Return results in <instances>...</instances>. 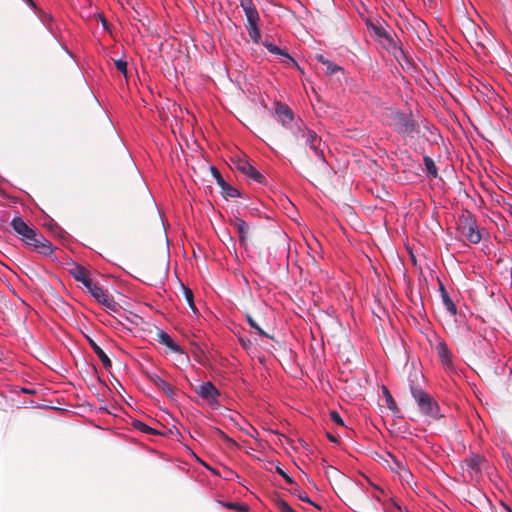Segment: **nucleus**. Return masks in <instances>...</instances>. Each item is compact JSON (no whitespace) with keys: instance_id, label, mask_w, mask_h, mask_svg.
<instances>
[{"instance_id":"obj_1","label":"nucleus","mask_w":512,"mask_h":512,"mask_svg":"<svg viewBox=\"0 0 512 512\" xmlns=\"http://www.w3.org/2000/svg\"><path fill=\"white\" fill-rule=\"evenodd\" d=\"M293 143L296 147H309L317 157L315 167L309 165L305 157L299 156L297 164L300 169L315 180H321L329 173V165L324 156L325 143L322 138L310 129L302 120L291 127Z\"/></svg>"},{"instance_id":"obj_2","label":"nucleus","mask_w":512,"mask_h":512,"mask_svg":"<svg viewBox=\"0 0 512 512\" xmlns=\"http://www.w3.org/2000/svg\"><path fill=\"white\" fill-rule=\"evenodd\" d=\"M383 123L403 139H413L420 132V124L412 112L405 113L395 106L384 108Z\"/></svg>"},{"instance_id":"obj_3","label":"nucleus","mask_w":512,"mask_h":512,"mask_svg":"<svg viewBox=\"0 0 512 512\" xmlns=\"http://www.w3.org/2000/svg\"><path fill=\"white\" fill-rule=\"evenodd\" d=\"M340 498L355 512H378L375 501H380L379 495H369L353 480L340 487Z\"/></svg>"},{"instance_id":"obj_4","label":"nucleus","mask_w":512,"mask_h":512,"mask_svg":"<svg viewBox=\"0 0 512 512\" xmlns=\"http://www.w3.org/2000/svg\"><path fill=\"white\" fill-rule=\"evenodd\" d=\"M11 227L18 238L27 246L32 247L38 253L45 256L53 253V247L38 230L28 225L22 217H14L11 221Z\"/></svg>"},{"instance_id":"obj_5","label":"nucleus","mask_w":512,"mask_h":512,"mask_svg":"<svg viewBox=\"0 0 512 512\" xmlns=\"http://www.w3.org/2000/svg\"><path fill=\"white\" fill-rule=\"evenodd\" d=\"M71 274L76 281L82 283L86 291L90 293L98 303L102 304L112 312H117L119 310V304L114 301L113 297L109 295L107 291L95 284L92 279L89 278L88 271L83 266L77 265L71 270Z\"/></svg>"},{"instance_id":"obj_6","label":"nucleus","mask_w":512,"mask_h":512,"mask_svg":"<svg viewBox=\"0 0 512 512\" xmlns=\"http://www.w3.org/2000/svg\"><path fill=\"white\" fill-rule=\"evenodd\" d=\"M458 230L472 244H478L482 240L476 217L468 210L463 211L459 216Z\"/></svg>"},{"instance_id":"obj_7","label":"nucleus","mask_w":512,"mask_h":512,"mask_svg":"<svg viewBox=\"0 0 512 512\" xmlns=\"http://www.w3.org/2000/svg\"><path fill=\"white\" fill-rule=\"evenodd\" d=\"M411 393L420 411L427 417L438 420L442 417L438 403L421 388L411 386Z\"/></svg>"},{"instance_id":"obj_8","label":"nucleus","mask_w":512,"mask_h":512,"mask_svg":"<svg viewBox=\"0 0 512 512\" xmlns=\"http://www.w3.org/2000/svg\"><path fill=\"white\" fill-rule=\"evenodd\" d=\"M240 6L242 7L246 18H247V31L249 37L254 43H259L261 39V33L259 30L260 16L252 0H240Z\"/></svg>"},{"instance_id":"obj_9","label":"nucleus","mask_w":512,"mask_h":512,"mask_svg":"<svg viewBox=\"0 0 512 512\" xmlns=\"http://www.w3.org/2000/svg\"><path fill=\"white\" fill-rule=\"evenodd\" d=\"M210 170L213 177L216 179L218 186L221 188L222 194L226 198H236L241 196L240 191L237 188L231 186L229 183H227L215 166H211Z\"/></svg>"},{"instance_id":"obj_10","label":"nucleus","mask_w":512,"mask_h":512,"mask_svg":"<svg viewBox=\"0 0 512 512\" xmlns=\"http://www.w3.org/2000/svg\"><path fill=\"white\" fill-rule=\"evenodd\" d=\"M235 167L244 175L258 183H263L265 181V177L258 170H256L255 167H253L246 159H237L235 161Z\"/></svg>"},{"instance_id":"obj_11","label":"nucleus","mask_w":512,"mask_h":512,"mask_svg":"<svg viewBox=\"0 0 512 512\" xmlns=\"http://www.w3.org/2000/svg\"><path fill=\"white\" fill-rule=\"evenodd\" d=\"M230 224L236 228L239 236L240 245L247 249L248 239L250 238V226L240 217H234Z\"/></svg>"},{"instance_id":"obj_12","label":"nucleus","mask_w":512,"mask_h":512,"mask_svg":"<svg viewBox=\"0 0 512 512\" xmlns=\"http://www.w3.org/2000/svg\"><path fill=\"white\" fill-rule=\"evenodd\" d=\"M322 463H323L325 475L331 484H333V483L336 484L338 486L339 490H340V487L346 485V482L349 479L346 478V476L340 470H338L337 468H335L331 465H326L325 459H322Z\"/></svg>"},{"instance_id":"obj_13","label":"nucleus","mask_w":512,"mask_h":512,"mask_svg":"<svg viewBox=\"0 0 512 512\" xmlns=\"http://www.w3.org/2000/svg\"><path fill=\"white\" fill-rule=\"evenodd\" d=\"M484 462L485 458L479 454H471L464 460L467 472L471 478H474L481 473Z\"/></svg>"},{"instance_id":"obj_14","label":"nucleus","mask_w":512,"mask_h":512,"mask_svg":"<svg viewBox=\"0 0 512 512\" xmlns=\"http://www.w3.org/2000/svg\"><path fill=\"white\" fill-rule=\"evenodd\" d=\"M194 390L199 396L210 402L215 401L216 398L219 396V391L212 382H204L199 386L195 387Z\"/></svg>"},{"instance_id":"obj_15","label":"nucleus","mask_w":512,"mask_h":512,"mask_svg":"<svg viewBox=\"0 0 512 512\" xmlns=\"http://www.w3.org/2000/svg\"><path fill=\"white\" fill-rule=\"evenodd\" d=\"M148 378L158 389L163 391V393L166 396L173 398V396L175 395V388L170 383L166 382L164 379H162L159 375L155 373L149 374Z\"/></svg>"},{"instance_id":"obj_16","label":"nucleus","mask_w":512,"mask_h":512,"mask_svg":"<svg viewBox=\"0 0 512 512\" xmlns=\"http://www.w3.org/2000/svg\"><path fill=\"white\" fill-rule=\"evenodd\" d=\"M263 45L268 49L270 53L280 56L282 62L291 64L300 70L297 62L285 50H282L278 46L269 42H264Z\"/></svg>"},{"instance_id":"obj_17","label":"nucleus","mask_w":512,"mask_h":512,"mask_svg":"<svg viewBox=\"0 0 512 512\" xmlns=\"http://www.w3.org/2000/svg\"><path fill=\"white\" fill-rule=\"evenodd\" d=\"M156 336L158 342L169 348L172 352L183 353V349L165 331L159 329L156 333Z\"/></svg>"},{"instance_id":"obj_18","label":"nucleus","mask_w":512,"mask_h":512,"mask_svg":"<svg viewBox=\"0 0 512 512\" xmlns=\"http://www.w3.org/2000/svg\"><path fill=\"white\" fill-rule=\"evenodd\" d=\"M276 116L283 125H288L294 120L293 112L287 105H278L276 108Z\"/></svg>"},{"instance_id":"obj_19","label":"nucleus","mask_w":512,"mask_h":512,"mask_svg":"<svg viewBox=\"0 0 512 512\" xmlns=\"http://www.w3.org/2000/svg\"><path fill=\"white\" fill-rule=\"evenodd\" d=\"M87 339H88L90 347L92 348L94 353L98 356V358L102 362L103 366L106 369L111 368L112 362H111L110 358L107 356V354L101 349V347L93 339H91L89 337Z\"/></svg>"},{"instance_id":"obj_20","label":"nucleus","mask_w":512,"mask_h":512,"mask_svg":"<svg viewBox=\"0 0 512 512\" xmlns=\"http://www.w3.org/2000/svg\"><path fill=\"white\" fill-rule=\"evenodd\" d=\"M436 351L443 364H449L451 362V352L445 342H439L436 345Z\"/></svg>"},{"instance_id":"obj_21","label":"nucleus","mask_w":512,"mask_h":512,"mask_svg":"<svg viewBox=\"0 0 512 512\" xmlns=\"http://www.w3.org/2000/svg\"><path fill=\"white\" fill-rule=\"evenodd\" d=\"M392 54L402 67L411 65V60L407 53L403 50L402 46L397 50L393 51Z\"/></svg>"},{"instance_id":"obj_22","label":"nucleus","mask_w":512,"mask_h":512,"mask_svg":"<svg viewBox=\"0 0 512 512\" xmlns=\"http://www.w3.org/2000/svg\"><path fill=\"white\" fill-rule=\"evenodd\" d=\"M440 291H441L443 303H444L447 311H449L453 315L456 314V306L453 303V301L450 299L448 293L446 292L445 288L442 285L440 286Z\"/></svg>"},{"instance_id":"obj_23","label":"nucleus","mask_w":512,"mask_h":512,"mask_svg":"<svg viewBox=\"0 0 512 512\" xmlns=\"http://www.w3.org/2000/svg\"><path fill=\"white\" fill-rule=\"evenodd\" d=\"M385 44L384 47L388 52L392 54L393 51L397 50L402 46L401 41L399 39H394L391 34H389L388 38L384 39Z\"/></svg>"},{"instance_id":"obj_24","label":"nucleus","mask_w":512,"mask_h":512,"mask_svg":"<svg viewBox=\"0 0 512 512\" xmlns=\"http://www.w3.org/2000/svg\"><path fill=\"white\" fill-rule=\"evenodd\" d=\"M294 485H295V487L292 488L291 493L296 495L301 501L310 503V504L314 505L316 508L321 509V507L319 505L315 504L314 502H312L310 500V498L308 497L306 492L300 490V488L296 484H294Z\"/></svg>"},{"instance_id":"obj_25","label":"nucleus","mask_w":512,"mask_h":512,"mask_svg":"<svg viewBox=\"0 0 512 512\" xmlns=\"http://www.w3.org/2000/svg\"><path fill=\"white\" fill-rule=\"evenodd\" d=\"M182 290H183V295H184L186 302L188 303L191 310L195 313L197 311V309H196V306L194 303V295H193L192 290L190 288L184 286L183 284H182Z\"/></svg>"},{"instance_id":"obj_26","label":"nucleus","mask_w":512,"mask_h":512,"mask_svg":"<svg viewBox=\"0 0 512 512\" xmlns=\"http://www.w3.org/2000/svg\"><path fill=\"white\" fill-rule=\"evenodd\" d=\"M382 390H383V394L385 396L387 408L393 412L398 411L397 404H396L395 400L393 399L392 395L390 394L389 390L387 389V387L383 386Z\"/></svg>"},{"instance_id":"obj_27","label":"nucleus","mask_w":512,"mask_h":512,"mask_svg":"<svg viewBox=\"0 0 512 512\" xmlns=\"http://www.w3.org/2000/svg\"><path fill=\"white\" fill-rule=\"evenodd\" d=\"M423 161H424V165H425L427 172L431 176L436 178L438 176V171H437V167H436L433 159L430 158L429 156H424Z\"/></svg>"},{"instance_id":"obj_28","label":"nucleus","mask_w":512,"mask_h":512,"mask_svg":"<svg viewBox=\"0 0 512 512\" xmlns=\"http://www.w3.org/2000/svg\"><path fill=\"white\" fill-rule=\"evenodd\" d=\"M133 426L141 432H144L147 434H157L155 429L149 427L148 425H146L145 423H143L139 420L134 421Z\"/></svg>"},{"instance_id":"obj_29","label":"nucleus","mask_w":512,"mask_h":512,"mask_svg":"<svg viewBox=\"0 0 512 512\" xmlns=\"http://www.w3.org/2000/svg\"><path fill=\"white\" fill-rule=\"evenodd\" d=\"M275 505L281 512H296L285 500L277 498Z\"/></svg>"},{"instance_id":"obj_30","label":"nucleus","mask_w":512,"mask_h":512,"mask_svg":"<svg viewBox=\"0 0 512 512\" xmlns=\"http://www.w3.org/2000/svg\"><path fill=\"white\" fill-rule=\"evenodd\" d=\"M246 319H247V322L249 324V326L251 328H253L254 330H256L260 335H263V336H266V337H269V338H272L270 335H268L267 333H265L261 327L256 323V321L254 320V318L251 316V315H247L246 316Z\"/></svg>"},{"instance_id":"obj_31","label":"nucleus","mask_w":512,"mask_h":512,"mask_svg":"<svg viewBox=\"0 0 512 512\" xmlns=\"http://www.w3.org/2000/svg\"><path fill=\"white\" fill-rule=\"evenodd\" d=\"M216 434L227 444L229 447H237L238 444L230 438L228 435H226L223 431L220 429H216Z\"/></svg>"},{"instance_id":"obj_32","label":"nucleus","mask_w":512,"mask_h":512,"mask_svg":"<svg viewBox=\"0 0 512 512\" xmlns=\"http://www.w3.org/2000/svg\"><path fill=\"white\" fill-rule=\"evenodd\" d=\"M341 70H342V68L340 66L331 62L330 60L326 64V74H328V75L335 74L336 72L341 71Z\"/></svg>"},{"instance_id":"obj_33","label":"nucleus","mask_w":512,"mask_h":512,"mask_svg":"<svg viewBox=\"0 0 512 512\" xmlns=\"http://www.w3.org/2000/svg\"><path fill=\"white\" fill-rule=\"evenodd\" d=\"M373 30L376 36L379 38L386 39L389 36V33L382 26H374Z\"/></svg>"},{"instance_id":"obj_34","label":"nucleus","mask_w":512,"mask_h":512,"mask_svg":"<svg viewBox=\"0 0 512 512\" xmlns=\"http://www.w3.org/2000/svg\"><path fill=\"white\" fill-rule=\"evenodd\" d=\"M276 472L281 475L288 484H295L292 477H290L279 465L276 466Z\"/></svg>"},{"instance_id":"obj_35","label":"nucleus","mask_w":512,"mask_h":512,"mask_svg":"<svg viewBox=\"0 0 512 512\" xmlns=\"http://www.w3.org/2000/svg\"><path fill=\"white\" fill-rule=\"evenodd\" d=\"M225 506L229 509H235V510H239V511H244L246 512L248 510V507L243 505V504H240V503H233V502H230V503H227L225 504Z\"/></svg>"},{"instance_id":"obj_36","label":"nucleus","mask_w":512,"mask_h":512,"mask_svg":"<svg viewBox=\"0 0 512 512\" xmlns=\"http://www.w3.org/2000/svg\"><path fill=\"white\" fill-rule=\"evenodd\" d=\"M115 66L124 75L127 74V62L125 60H122V59L116 60Z\"/></svg>"},{"instance_id":"obj_37","label":"nucleus","mask_w":512,"mask_h":512,"mask_svg":"<svg viewBox=\"0 0 512 512\" xmlns=\"http://www.w3.org/2000/svg\"><path fill=\"white\" fill-rule=\"evenodd\" d=\"M330 418L337 425H340V426L344 425V421H343V419L341 418L340 414L337 411H331L330 412Z\"/></svg>"},{"instance_id":"obj_38","label":"nucleus","mask_w":512,"mask_h":512,"mask_svg":"<svg viewBox=\"0 0 512 512\" xmlns=\"http://www.w3.org/2000/svg\"><path fill=\"white\" fill-rule=\"evenodd\" d=\"M96 17H97V19L101 22V24H102L103 28H104L105 30H108V29H109V22H108V21H107V19L104 17V15H103V14H101V13H98V14L96 15Z\"/></svg>"},{"instance_id":"obj_39","label":"nucleus","mask_w":512,"mask_h":512,"mask_svg":"<svg viewBox=\"0 0 512 512\" xmlns=\"http://www.w3.org/2000/svg\"><path fill=\"white\" fill-rule=\"evenodd\" d=\"M315 59H316L318 62H320V63H322L323 65H325V66H326V64H327V63H328V61H329V60H328V59H326L322 54H316V55H315Z\"/></svg>"},{"instance_id":"obj_40","label":"nucleus","mask_w":512,"mask_h":512,"mask_svg":"<svg viewBox=\"0 0 512 512\" xmlns=\"http://www.w3.org/2000/svg\"><path fill=\"white\" fill-rule=\"evenodd\" d=\"M417 27L419 31L425 32L427 30V26L423 21H418Z\"/></svg>"},{"instance_id":"obj_41","label":"nucleus","mask_w":512,"mask_h":512,"mask_svg":"<svg viewBox=\"0 0 512 512\" xmlns=\"http://www.w3.org/2000/svg\"><path fill=\"white\" fill-rule=\"evenodd\" d=\"M239 341H240L241 345L246 349L251 345L250 340H245L243 338H240Z\"/></svg>"},{"instance_id":"obj_42","label":"nucleus","mask_w":512,"mask_h":512,"mask_svg":"<svg viewBox=\"0 0 512 512\" xmlns=\"http://www.w3.org/2000/svg\"><path fill=\"white\" fill-rule=\"evenodd\" d=\"M392 505H393V507H394L395 509H397L399 512H402L401 507H400V505H399L398 503L393 502V503H392Z\"/></svg>"},{"instance_id":"obj_43","label":"nucleus","mask_w":512,"mask_h":512,"mask_svg":"<svg viewBox=\"0 0 512 512\" xmlns=\"http://www.w3.org/2000/svg\"><path fill=\"white\" fill-rule=\"evenodd\" d=\"M327 436H328V439H329L330 441H332V442H336V441H337V439H336L333 435H331V434H327Z\"/></svg>"},{"instance_id":"obj_44","label":"nucleus","mask_w":512,"mask_h":512,"mask_svg":"<svg viewBox=\"0 0 512 512\" xmlns=\"http://www.w3.org/2000/svg\"><path fill=\"white\" fill-rule=\"evenodd\" d=\"M23 391H24L25 393H31V391H30L29 389H23Z\"/></svg>"},{"instance_id":"obj_45","label":"nucleus","mask_w":512,"mask_h":512,"mask_svg":"<svg viewBox=\"0 0 512 512\" xmlns=\"http://www.w3.org/2000/svg\"><path fill=\"white\" fill-rule=\"evenodd\" d=\"M506 509H507L508 512H512L508 507H506Z\"/></svg>"},{"instance_id":"obj_46","label":"nucleus","mask_w":512,"mask_h":512,"mask_svg":"<svg viewBox=\"0 0 512 512\" xmlns=\"http://www.w3.org/2000/svg\"><path fill=\"white\" fill-rule=\"evenodd\" d=\"M510 215L512 216V209L510 210Z\"/></svg>"}]
</instances>
